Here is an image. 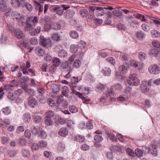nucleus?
<instances>
[{
    "mask_svg": "<svg viewBox=\"0 0 160 160\" xmlns=\"http://www.w3.org/2000/svg\"><path fill=\"white\" fill-rule=\"evenodd\" d=\"M38 18L36 16L28 17L26 20L24 30L28 31L32 28V27L35 26V24L38 22Z\"/></svg>",
    "mask_w": 160,
    "mask_h": 160,
    "instance_id": "1",
    "label": "nucleus"
},
{
    "mask_svg": "<svg viewBox=\"0 0 160 160\" xmlns=\"http://www.w3.org/2000/svg\"><path fill=\"white\" fill-rule=\"evenodd\" d=\"M127 82L129 84L132 86H137L140 83L139 80L135 74H130L127 79Z\"/></svg>",
    "mask_w": 160,
    "mask_h": 160,
    "instance_id": "2",
    "label": "nucleus"
},
{
    "mask_svg": "<svg viewBox=\"0 0 160 160\" xmlns=\"http://www.w3.org/2000/svg\"><path fill=\"white\" fill-rule=\"evenodd\" d=\"M40 44L45 48H50L52 45L51 41L49 38H46L43 36L41 35L39 39Z\"/></svg>",
    "mask_w": 160,
    "mask_h": 160,
    "instance_id": "3",
    "label": "nucleus"
},
{
    "mask_svg": "<svg viewBox=\"0 0 160 160\" xmlns=\"http://www.w3.org/2000/svg\"><path fill=\"white\" fill-rule=\"evenodd\" d=\"M149 72L153 74H157L160 71V67L157 64L150 65L148 68Z\"/></svg>",
    "mask_w": 160,
    "mask_h": 160,
    "instance_id": "4",
    "label": "nucleus"
},
{
    "mask_svg": "<svg viewBox=\"0 0 160 160\" xmlns=\"http://www.w3.org/2000/svg\"><path fill=\"white\" fill-rule=\"evenodd\" d=\"M50 8L53 12H56L57 14L60 16L64 12L63 9L57 6H52Z\"/></svg>",
    "mask_w": 160,
    "mask_h": 160,
    "instance_id": "5",
    "label": "nucleus"
},
{
    "mask_svg": "<svg viewBox=\"0 0 160 160\" xmlns=\"http://www.w3.org/2000/svg\"><path fill=\"white\" fill-rule=\"evenodd\" d=\"M145 148L147 149V148L148 149L149 153L154 156H156L157 155V151L156 148V146L152 144L149 147H145Z\"/></svg>",
    "mask_w": 160,
    "mask_h": 160,
    "instance_id": "6",
    "label": "nucleus"
},
{
    "mask_svg": "<svg viewBox=\"0 0 160 160\" xmlns=\"http://www.w3.org/2000/svg\"><path fill=\"white\" fill-rule=\"evenodd\" d=\"M41 30V27L40 26H38L37 28H33L32 27V28L28 30L29 34L32 36H34L39 33Z\"/></svg>",
    "mask_w": 160,
    "mask_h": 160,
    "instance_id": "7",
    "label": "nucleus"
},
{
    "mask_svg": "<svg viewBox=\"0 0 160 160\" xmlns=\"http://www.w3.org/2000/svg\"><path fill=\"white\" fill-rule=\"evenodd\" d=\"M149 85H150L148 81L147 82L146 81H142L141 85V90L144 92H147L148 90Z\"/></svg>",
    "mask_w": 160,
    "mask_h": 160,
    "instance_id": "8",
    "label": "nucleus"
},
{
    "mask_svg": "<svg viewBox=\"0 0 160 160\" xmlns=\"http://www.w3.org/2000/svg\"><path fill=\"white\" fill-rule=\"evenodd\" d=\"M112 86L114 88V92L116 93L120 92L122 89V86L120 83H117L115 84Z\"/></svg>",
    "mask_w": 160,
    "mask_h": 160,
    "instance_id": "9",
    "label": "nucleus"
},
{
    "mask_svg": "<svg viewBox=\"0 0 160 160\" xmlns=\"http://www.w3.org/2000/svg\"><path fill=\"white\" fill-rule=\"evenodd\" d=\"M75 14L74 11L72 9L67 10L64 13V16L66 18L69 19L72 17Z\"/></svg>",
    "mask_w": 160,
    "mask_h": 160,
    "instance_id": "10",
    "label": "nucleus"
},
{
    "mask_svg": "<svg viewBox=\"0 0 160 160\" xmlns=\"http://www.w3.org/2000/svg\"><path fill=\"white\" fill-rule=\"evenodd\" d=\"M68 133V131L66 128H62L58 131V134L62 137H65Z\"/></svg>",
    "mask_w": 160,
    "mask_h": 160,
    "instance_id": "11",
    "label": "nucleus"
},
{
    "mask_svg": "<svg viewBox=\"0 0 160 160\" xmlns=\"http://www.w3.org/2000/svg\"><path fill=\"white\" fill-rule=\"evenodd\" d=\"M28 104L31 107H34L37 104V102L34 98L30 96L28 99Z\"/></svg>",
    "mask_w": 160,
    "mask_h": 160,
    "instance_id": "12",
    "label": "nucleus"
},
{
    "mask_svg": "<svg viewBox=\"0 0 160 160\" xmlns=\"http://www.w3.org/2000/svg\"><path fill=\"white\" fill-rule=\"evenodd\" d=\"M129 68V65L127 63H125L119 66V71L122 73L126 72Z\"/></svg>",
    "mask_w": 160,
    "mask_h": 160,
    "instance_id": "13",
    "label": "nucleus"
},
{
    "mask_svg": "<svg viewBox=\"0 0 160 160\" xmlns=\"http://www.w3.org/2000/svg\"><path fill=\"white\" fill-rule=\"evenodd\" d=\"M148 82L150 86L159 85H160V78H158L156 80L151 79L148 81Z\"/></svg>",
    "mask_w": 160,
    "mask_h": 160,
    "instance_id": "14",
    "label": "nucleus"
},
{
    "mask_svg": "<svg viewBox=\"0 0 160 160\" xmlns=\"http://www.w3.org/2000/svg\"><path fill=\"white\" fill-rule=\"evenodd\" d=\"M36 53L39 56H43L45 53V51L40 47H38L35 49Z\"/></svg>",
    "mask_w": 160,
    "mask_h": 160,
    "instance_id": "15",
    "label": "nucleus"
},
{
    "mask_svg": "<svg viewBox=\"0 0 160 160\" xmlns=\"http://www.w3.org/2000/svg\"><path fill=\"white\" fill-rule=\"evenodd\" d=\"M15 35L18 39L22 38L23 36L22 32L20 29H15L14 31Z\"/></svg>",
    "mask_w": 160,
    "mask_h": 160,
    "instance_id": "16",
    "label": "nucleus"
},
{
    "mask_svg": "<svg viewBox=\"0 0 160 160\" xmlns=\"http://www.w3.org/2000/svg\"><path fill=\"white\" fill-rule=\"evenodd\" d=\"M51 88L53 93H57L59 92L60 88L57 84H53L51 85Z\"/></svg>",
    "mask_w": 160,
    "mask_h": 160,
    "instance_id": "17",
    "label": "nucleus"
},
{
    "mask_svg": "<svg viewBox=\"0 0 160 160\" xmlns=\"http://www.w3.org/2000/svg\"><path fill=\"white\" fill-rule=\"evenodd\" d=\"M11 16L14 20L17 21L22 15L17 12L13 11L12 12Z\"/></svg>",
    "mask_w": 160,
    "mask_h": 160,
    "instance_id": "18",
    "label": "nucleus"
},
{
    "mask_svg": "<svg viewBox=\"0 0 160 160\" xmlns=\"http://www.w3.org/2000/svg\"><path fill=\"white\" fill-rule=\"evenodd\" d=\"M111 70L109 68L104 67L102 70V72L104 75L105 76H109L111 72Z\"/></svg>",
    "mask_w": 160,
    "mask_h": 160,
    "instance_id": "19",
    "label": "nucleus"
},
{
    "mask_svg": "<svg viewBox=\"0 0 160 160\" xmlns=\"http://www.w3.org/2000/svg\"><path fill=\"white\" fill-rule=\"evenodd\" d=\"M0 8L1 11L5 12L7 9V4L5 1L2 0L0 1Z\"/></svg>",
    "mask_w": 160,
    "mask_h": 160,
    "instance_id": "20",
    "label": "nucleus"
},
{
    "mask_svg": "<svg viewBox=\"0 0 160 160\" xmlns=\"http://www.w3.org/2000/svg\"><path fill=\"white\" fill-rule=\"evenodd\" d=\"M147 17L152 20L157 27L160 28V19L152 16H148Z\"/></svg>",
    "mask_w": 160,
    "mask_h": 160,
    "instance_id": "21",
    "label": "nucleus"
},
{
    "mask_svg": "<svg viewBox=\"0 0 160 160\" xmlns=\"http://www.w3.org/2000/svg\"><path fill=\"white\" fill-rule=\"evenodd\" d=\"M61 89L62 95L65 96H67L69 92V90L68 87L66 86H63L62 87Z\"/></svg>",
    "mask_w": 160,
    "mask_h": 160,
    "instance_id": "22",
    "label": "nucleus"
},
{
    "mask_svg": "<svg viewBox=\"0 0 160 160\" xmlns=\"http://www.w3.org/2000/svg\"><path fill=\"white\" fill-rule=\"evenodd\" d=\"M11 2L12 7L14 8H18L21 4L19 0H11Z\"/></svg>",
    "mask_w": 160,
    "mask_h": 160,
    "instance_id": "23",
    "label": "nucleus"
},
{
    "mask_svg": "<svg viewBox=\"0 0 160 160\" xmlns=\"http://www.w3.org/2000/svg\"><path fill=\"white\" fill-rule=\"evenodd\" d=\"M48 26H46L45 27L46 28ZM49 27V28H47V30L48 31L50 29H53L55 30H59L61 28L60 26H58L57 23H54L53 24H51Z\"/></svg>",
    "mask_w": 160,
    "mask_h": 160,
    "instance_id": "24",
    "label": "nucleus"
},
{
    "mask_svg": "<svg viewBox=\"0 0 160 160\" xmlns=\"http://www.w3.org/2000/svg\"><path fill=\"white\" fill-rule=\"evenodd\" d=\"M58 57L60 58H64L67 55V52L64 49L60 50L58 52Z\"/></svg>",
    "mask_w": 160,
    "mask_h": 160,
    "instance_id": "25",
    "label": "nucleus"
},
{
    "mask_svg": "<svg viewBox=\"0 0 160 160\" xmlns=\"http://www.w3.org/2000/svg\"><path fill=\"white\" fill-rule=\"evenodd\" d=\"M111 151L112 152H116L121 151V148L118 146H112L111 147Z\"/></svg>",
    "mask_w": 160,
    "mask_h": 160,
    "instance_id": "26",
    "label": "nucleus"
},
{
    "mask_svg": "<svg viewBox=\"0 0 160 160\" xmlns=\"http://www.w3.org/2000/svg\"><path fill=\"white\" fill-rule=\"evenodd\" d=\"M66 122V121L64 118L59 117L55 121V123L57 124H64Z\"/></svg>",
    "mask_w": 160,
    "mask_h": 160,
    "instance_id": "27",
    "label": "nucleus"
},
{
    "mask_svg": "<svg viewBox=\"0 0 160 160\" xmlns=\"http://www.w3.org/2000/svg\"><path fill=\"white\" fill-rule=\"evenodd\" d=\"M38 137L42 139H44L46 138L47 136L46 133L44 131H40L39 132H38Z\"/></svg>",
    "mask_w": 160,
    "mask_h": 160,
    "instance_id": "28",
    "label": "nucleus"
},
{
    "mask_svg": "<svg viewBox=\"0 0 160 160\" xmlns=\"http://www.w3.org/2000/svg\"><path fill=\"white\" fill-rule=\"evenodd\" d=\"M22 154L25 158H28L30 156L29 151L27 149H23L22 150Z\"/></svg>",
    "mask_w": 160,
    "mask_h": 160,
    "instance_id": "29",
    "label": "nucleus"
},
{
    "mask_svg": "<svg viewBox=\"0 0 160 160\" xmlns=\"http://www.w3.org/2000/svg\"><path fill=\"white\" fill-rule=\"evenodd\" d=\"M151 34L152 37L154 38H158L160 36L159 32L155 30H153L151 31Z\"/></svg>",
    "mask_w": 160,
    "mask_h": 160,
    "instance_id": "30",
    "label": "nucleus"
},
{
    "mask_svg": "<svg viewBox=\"0 0 160 160\" xmlns=\"http://www.w3.org/2000/svg\"><path fill=\"white\" fill-rule=\"evenodd\" d=\"M23 119L25 122H29L31 120V116L28 113H25L23 115Z\"/></svg>",
    "mask_w": 160,
    "mask_h": 160,
    "instance_id": "31",
    "label": "nucleus"
},
{
    "mask_svg": "<svg viewBox=\"0 0 160 160\" xmlns=\"http://www.w3.org/2000/svg\"><path fill=\"white\" fill-rule=\"evenodd\" d=\"M18 21L19 23L22 26H24V28H25V25L26 24V22H25L24 20V18L22 16H21V17L19 18L17 21Z\"/></svg>",
    "mask_w": 160,
    "mask_h": 160,
    "instance_id": "32",
    "label": "nucleus"
},
{
    "mask_svg": "<svg viewBox=\"0 0 160 160\" xmlns=\"http://www.w3.org/2000/svg\"><path fill=\"white\" fill-rule=\"evenodd\" d=\"M38 91L39 93L42 94L41 95H40L38 96V98L39 99V102L42 103L44 102V100L43 99V98H42H42H41V97H42V94L43 93L44 91L43 90H42L41 88H38Z\"/></svg>",
    "mask_w": 160,
    "mask_h": 160,
    "instance_id": "33",
    "label": "nucleus"
},
{
    "mask_svg": "<svg viewBox=\"0 0 160 160\" xmlns=\"http://www.w3.org/2000/svg\"><path fill=\"white\" fill-rule=\"evenodd\" d=\"M53 65L56 67H58L60 64V60L57 58H53L52 61Z\"/></svg>",
    "mask_w": 160,
    "mask_h": 160,
    "instance_id": "34",
    "label": "nucleus"
},
{
    "mask_svg": "<svg viewBox=\"0 0 160 160\" xmlns=\"http://www.w3.org/2000/svg\"><path fill=\"white\" fill-rule=\"evenodd\" d=\"M88 13V12L86 9H81L79 11V13L82 17H86Z\"/></svg>",
    "mask_w": 160,
    "mask_h": 160,
    "instance_id": "35",
    "label": "nucleus"
},
{
    "mask_svg": "<svg viewBox=\"0 0 160 160\" xmlns=\"http://www.w3.org/2000/svg\"><path fill=\"white\" fill-rule=\"evenodd\" d=\"M135 35L137 38L141 40H143L145 37L144 34L140 32H136Z\"/></svg>",
    "mask_w": 160,
    "mask_h": 160,
    "instance_id": "36",
    "label": "nucleus"
},
{
    "mask_svg": "<svg viewBox=\"0 0 160 160\" xmlns=\"http://www.w3.org/2000/svg\"><path fill=\"white\" fill-rule=\"evenodd\" d=\"M75 139L76 141L79 142H83L85 141L84 137L82 136L77 135L75 137Z\"/></svg>",
    "mask_w": 160,
    "mask_h": 160,
    "instance_id": "37",
    "label": "nucleus"
},
{
    "mask_svg": "<svg viewBox=\"0 0 160 160\" xmlns=\"http://www.w3.org/2000/svg\"><path fill=\"white\" fill-rule=\"evenodd\" d=\"M69 110L72 113H75L78 112L77 108L75 106L71 105L69 107Z\"/></svg>",
    "mask_w": 160,
    "mask_h": 160,
    "instance_id": "38",
    "label": "nucleus"
},
{
    "mask_svg": "<svg viewBox=\"0 0 160 160\" xmlns=\"http://www.w3.org/2000/svg\"><path fill=\"white\" fill-rule=\"evenodd\" d=\"M70 35L71 37L73 38L76 39L78 37V33L76 31H72L70 33Z\"/></svg>",
    "mask_w": 160,
    "mask_h": 160,
    "instance_id": "39",
    "label": "nucleus"
},
{
    "mask_svg": "<svg viewBox=\"0 0 160 160\" xmlns=\"http://www.w3.org/2000/svg\"><path fill=\"white\" fill-rule=\"evenodd\" d=\"M94 140L96 142L99 143L101 142L103 140L102 138L98 134H97L94 137Z\"/></svg>",
    "mask_w": 160,
    "mask_h": 160,
    "instance_id": "40",
    "label": "nucleus"
},
{
    "mask_svg": "<svg viewBox=\"0 0 160 160\" xmlns=\"http://www.w3.org/2000/svg\"><path fill=\"white\" fill-rule=\"evenodd\" d=\"M45 124L48 126H51L53 124V122L51 118L45 117Z\"/></svg>",
    "mask_w": 160,
    "mask_h": 160,
    "instance_id": "41",
    "label": "nucleus"
},
{
    "mask_svg": "<svg viewBox=\"0 0 160 160\" xmlns=\"http://www.w3.org/2000/svg\"><path fill=\"white\" fill-rule=\"evenodd\" d=\"M135 153L136 155L138 157H142L143 155V152L140 149L137 148L135 150Z\"/></svg>",
    "mask_w": 160,
    "mask_h": 160,
    "instance_id": "42",
    "label": "nucleus"
},
{
    "mask_svg": "<svg viewBox=\"0 0 160 160\" xmlns=\"http://www.w3.org/2000/svg\"><path fill=\"white\" fill-rule=\"evenodd\" d=\"M25 92L28 93L29 95L34 96L35 95V92L34 90L28 88H26L24 89Z\"/></svg>",
    "mask_w": 160,
    "mask_h": 160,
    "instance_id": "43",
    "label": "nucleus"
},
{
    "mask_svg": "<svg viewBox=\"0 0 160 160\" xmlns=\"http://www.w3.org/2000/svg\"><path fill=\"white\" fill-rule=\"evenodd\" d=\"M81 64V61L79 59H76L74 62L73 66L75 68H78L80 66Z\"/></svg>",
    "mask_w": 160,
    "mask_h": 160,
    "instance_id": "44",
    "label": "nucleus"
},
{
    "mask_svg": "<svg viewBox=\"0 0 160 160\" xmlns=\"http://www.w3.org/2000/svg\"><path fill=\"white\" fill-rule=\"evenodd\" d=\"M2 112L6 115H8L10 113L11 111L9 107L3 108L2 109Z\"/></svg>",
    "mask_w": 160,
    "mask_h": 160,
    "instance_id": "45",
    "label": "nucleus"
},
{
    "mask_svg": "<svg viewBox=\"0 0 160 160\" xmlns=\"http://www.w3.org/2000/svg\"><path fill=\"white\" fill-rule=\"evenodd\" d=\"M138 57L141 60H143L146 58V54L143 52H140L138 53Z\"/></svg>",
    "mask_w": 160,
    "mask_h": 160,
    "instance_id": "46",
    "label": "nucleus"
},
{
    "mask_svg": "<svg viewBox=\"0 0 160 160\" xmlns=\"http://www.w3.org/2000/svg\"><path fill=\"white\" fill-rule=\"evenodd\" d=\"M105 60L108 62L109 63L111 64L114 65L115 63V60L112 57H110L106 58Z\"/></svg>",
    "mask_w": 160,
    "mask_h": 160,
    "instance_id": "47",
    "label": "nucleus"
},
{
    "mask_svg": "<svg viewBox=\"0 0 160 160\" xmlns=\"http://www.w3.org/2000/svg\"><path fill=\"white\" fill-rule=\"evenodd\" d=\"M23 7L26 8L29 11H32L33 9L32 5L29 3L26 2L25 3Z\"/></svg>",
    "mask_w": 160,
    "mask_h": 160,
    "instance_id": "48",
    "label": "nucleus"
},
{
    "mask_svg": "<svg viewBox=\"0 0 160 160\" xmlns=\"http://www.w3.org/2000/svg\"><path fill=\"white\" fill-rule=\"evenodd\" d=\"M46 114L45 117L51 118L54 116V113L51 110H48L46 112Z\"/></svg>",
    "mask_w": 160,
    "mask_h": 160,
    "instance_id": "49",
    "label": "nucleus"
},
{
    "mask_svg": "<svg viewBox=\"0 0 160 160\" xmlns=\"http://www.w3.org/2000/svg\"><path fill=\"white\" fill-rule=\"evenodd\" d=\"M126 152L127 154L132 157L134 156V153L133 151L130 148H127L126 150Z\"/></svg>",
    "mask_w": 160,
    "mask_h": 160,
    "instance_id": "50",
    "label": "nucleus"
},
{
    "mask_svg": "<svg viewBox=\"0 0 160 160\" xmlns=\"http://www.w3.org/2000/svg\"><path fill=\"white\" fill-rule=\"evenodd\" d=\"M18 142L20 146H23L26 145L27 141L24 139L20 138L19 139Z\"/></svg>",
    "mask_w": 160,
    "mask_h": 160,
    "instance_id": "51",
    "label": "nucleus"
},
{
    "mask_svg": "<svg viewBox=\"0 0 160 160\" xmlns=\"http://www.w3.org/2000/svg\"><path fill=\"white\" fill-rule=\"evenodd\" d=\"M77 45L73 44L70 46V51L73 53L75 52L78 51Z\"/></svg>",
    "mask_w": 160,
    "mask_h": 160,
    "instance_id": "52",
    "label": "nucleus"
},
{
    "mask_svg": "<svg viewBox=\"0 0 160 160\" xmlns=\"http://www.w3.org/2000/svg\"><path fill=\"white\" fill-rule=\"evenodd\" d=\"M52 38L55 41L58 42L60 40V37L58 34L55 33L52 35Z\"/></svg>",
    "mask_w": 160,
    "mask_h": 160,
    "instance_id": "53",
    "label": "nucleus"
},
{
    "mask_svg": "<svg viewBox=\"0 0 160 160\" xmlns=\"http://www.w3.org/2000/svg\"><path fill=\"white\" fill-rule=\"evenodd\" d=\"M39 146L42 148H45L47 146L46 142L43 140H41L38 142Z\"/></svg>",
    "mask_w": 160,
    "mask_h": 160,
    "instance_id": "54",
    "label": "nucleus"
},
{
    "mask_svg": "<svg viewBox=\"0 0 160 160\" xmlns=\"http://www.w3.org/2000/svg\"><path fill=\"white\" fill-rule=\"evenodd\" d=\"M89 8L90 10L92 12H94L95 11L98 10H102V7H96L95 6H90L89 7Z\"/></svg>",
    "mask_w": 160,
    "mask_h": 160,
    "instance_id": "55",
    "label": "nucleus"
},
{
    "mask_svg": "<svg viewBox=\"0 0 160 160\" xmlns=\"http://www.w3.org/2000/svg\"><path fill=\"white\" fill-rule=\"evenodd\" d=\"M2 142V144H5L8 142L9 140L8 137L3 136L1 138Z\"/></svg>",
    "mask_w": 160,
    "mask_h": 160,
    "instance_id": "56",
    "label": "nucleus"
},
{
    "mask_svg": "<svg viewBox=\"0 0 160 160\" xmlns=\"http://www.w3.org/2000/svg\"><path fill=\"white\" fill-rule=\"evenodd\" d=\"M86 45V43L84 41H80L78 43L77 46L80 48H83Z\"/></svg>",
    "mask_w": 160,
    "mask_h": 160,
    "instance_id": "57",
    "label": "nucleus"
},
{
    "mask_svg": "<svg viewBox=\"0 0 160 160\" xmlns=\"http://www.w3.org/2000/svg\"><path fill=\"white\" fill-rule=\"evenodd\" d=\"M65 148V146L64 144L62 142L60 143L58 146V149L60 151H63Z\"/></svg>",
    "mask_w": 160,
    "mask_h": 160,
    "instance_id": "58",
    "label": "nucleus"
},
{
    "mask_svg": "<svg viewBox=\"0 0 160 160\" xmlns=\"http://www.w3.org/2000/svg\"><path fill=\"white\" fill-rule=\"evenodd\" d=\"M152 45L155 48H159L160 46V42L157 41H153L152 43Z\"/></svg>",
    "mask_w": 160,
    "mask_h": 160,
    "instance_id": "59",
    "label": "nucleus"
},
{
    "mask_svg": "<svg viewBox=\"0 0 160 160\" xmlns=\"http://www.w3.org/2000/svg\"><path fill=\"white\" fill-rule=\"evenodd\" d=\"M31 129L32 132L33 134L36 135L38 132L37 129L35 127V126H32L31 128Z\"/></svg>",
    "mask_w": 160,
    "mask_h": 160,
    "instance_id": "60",
    "label": "nucleus"
},
{
    "mask_svg": "<svg viewBox=\"0 0 160 160\" xmlns=\"http://www.w3.org/2000/svg\"><path fill=\"white\" fill-rule=\"evenodd\" d=\"M131 65L132 66L135 68L138 67V69H140L141 67L138 64V62L136 61H133L131 63Z\"/></svg>",
    "mask_w": 160,
    "mask_h": 160,
    "instance_id": "61",
    "label": "nucleus"
},
{
    "mask_svg": "<svg viewBox=\"0 0 160 160\" xmlns=\"http://www.w3.org/2000/svg\"><path fill=\"white\" fill-rule=\"evenodd\" d=\"M34 121L37 123L41 122L42 121L41 118L38 116H35L34 119Z\"/></svg>",
    "mask_w": 160,
    "mask_h": 160,
    "instance_id": "62",
    "label": "nucleus"
},
{
    "mask_svg": "<svg viewBox=\"0 0 160 160\" xmlns=\"http://www.w3.org/2000/svg\"><path fill=\"white\" fill-rule=\"evenodd\" d=\"M81 148L83 151H87L89 149V147L86 144H83L81 147Z\"/></svg>",
    "mask_w": 160,
    "mask_h": 160,
    "instance_id": "63",
    "label": "nucleus"
},
{
    "mask_svg": "<svg viewBox=\"0 0 160 160\" xmlns=\"http://www.w3.org/2000/svg\"><path fill=\"white\" fill-rule=\"evenodd\" d=\"M48 103L49 106L51 107H53L55 105L54 101L52 98H49L48 100Z\"/></svg>",
    "mask_w": 160,
    "mask_h": 160,
    "instance_id": "64",
    "label": "nucleus"
}]
</instances>
